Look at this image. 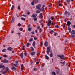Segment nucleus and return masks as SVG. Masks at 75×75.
Listing matches in <instances>:
<instances>
[{"instance_id":"nucleus-3","label":"nucleus","mask_w":75,"mask_h":75,"mask_svg":"<svg viewBox=\"0 0 75 75\" xmlns=\"http://www.w3.org/2000/svg\"><path fill=\"white\" fill-rule=\"evenodd\" d=\"M50 52V47H48L47 48L46 52L47 54H49Z\"/></svg>"},{"instance_id":"nucleus-28","label":"nucleus","mask_w":75,"mask_h":75,"mask_svg":"<svg viewBox=\"0 0 75 75\" xmlns=\"http://www.w3.org/2000/svg\"><path fill=\"white\" fill-rule=\"evenodd\" d=\"M11 47H8V51H12V50H11Z\"/></svg>"},{"instance_id":"nucleus-17","label":"nucleus","mask_w":75,"mask_h":75,"mask_svg":"<svg viewBox=\"0 0 75 75\" xmlns=\"http://www.w3.org/2000/svg\"><path fill=\"white\" fill-rule=\"evenodd\" d=\"M28 30V31H31V28H29Z\"/></svg>"},{"instance_id":"nucleus-24","label":"nucleus","mask_w":75,"mask_h":75,"mask_svg":"<svg viewBox=\"0 0 75 75\" xmlns=\"http://www.w3.org/2000/svg\"><path fill=\"white\" fill-rule=\"evenodd\" d=\"M31 5H32V6H34V2H32L31 3Z\"/></svg>"},{"instance_id":"nucleus-55","label":"nucleus","mask_w":75,"mask_h":75,"mask_svg":"<svg viewBox=\"0 0 75 75\" xmlns=\"http://www.w3.org/2000/svg\"><path fill=\"white\" fill-rule=\"evenodd\" d=\"M27 13L28 15H29V14H30V12H27Z\"/></svg>"},{"instance_id":"nucleus-5","label":"nucleus","mask_w":75,"mask_h":75,"mask_svg":"<svg viewBox=\"0 0 75 75\" xmlns=\"http://www.w3.org/2000/svg\"><path fill=\"white\" fill-rule=\"evenodd\" d=\"M65 14L68 15V16H70L71 15V13L69 12H68L66 11H65Z\"/></svg>"},{"instance_id":"nucleus-63","label":"nucleus","mask_w":75,"mask_h":75,"mask_svg":"<svg viewBox=\"0 0 75 75\" xmlns=\"http://www.w3.org/2000/svg\"><path fill=\"white\" fill-rule=\"evenodd\" d=\"M73 28H75V25H73Z\"/></svg>"},{"instance_id":"nucleus-33","label":"nucleus","mask_w":75,"mask_h":75,"mask_svg":"<svg viewBox=\"0 0 75 75\" xmlns=\"http://www.w3.org/2000/svg\"><path fill=\"white\" fill-rule=\"evenodd\" d=\"M13 65H14V66H15V67H17V64H13Z\"/></svg>"},{"instance_id":"nucleus-60","label":"nucleus","mask_w":75,"mask_h":75,"mask_svg":"<svg viewBox=\"0 0 75 75\" xmlns=\"http://www.w3.org/2000/svg\"><path fill=\"white\" fill-rule=\"evenodd\" d=\"M56 27H57L58 28H59V27H58V26L57 25V26H55Z\"/></svg>"},{"instance_id":"nucleus-18","label":"nucleus","mask_w":75,"mask_h":75,"mask_svg":"<svg viewBox=\"0 0 75 75\" xmlns=\"http://www.w3.org/2000/svg\"><path fill=\"white\" fill-rule=\"evenodd\" d=\"M71 34H75V32L74 31V30H72L71 31Z\"/></svg>"},{"instance_id":"nucleus-4","label":"nucleus","mask_w":75,"mask_h":75,"mask_svg":"<svg viewBox=\"0 0 75 75\" xmlns=\"http://www.w3.org/2000/svg\"><path fill=\"white\" fill-rule=\"evenodd\" d=\"M44 45L45 46V47H47L48 45V42L47 41H45Z\"/></svg>"},{"instance_id":"nucleus-26","label":"nucleus","mask_w":75,"mask_h":75,"mask_svg":"<svg viewBox=\"0 0 75 75\" xmlns=\"http://www.w3.org/2000/svg\"><path fill=\"white\" fill-rule=\"evenodd\" d=\"M23 28H19V30L21 31H23Z\"/></svg>"},{"instance_id":"nucleus-22","label":"nucleus","mask_w":75,"mask_h":75,"mask_svg":"<svg viewBox=\"0 0 75 75\" xmlns=\"http://www.w3.org/2000/svg\"><path fill=\"white\" fill-rule=\"evenodd\" d=\"M30 49H31V51H34V48H33V47H30Z\"/></svg>"},{"instance_id":"nucleus-61","label":"nucleus","mask_w":75,"mask_h":75,"mask_svg":"<svg viewBox=\"0 0 75 75\" xmlns=\"http://www.w3.org/2000/svg\"><path fill=\"white\" fill-rule=\"evenodd\" d=\"M35 32H36V33H37L38 32L37 30H35Z\"/></svg>"},{"instance_id":"nucleus-47","label":"nucleus","mask_w":75,"mask_h":75,"mask_svg":"<svg viewBox=\"0 0 75 75\" xmlns=\"http://www.w3.org/2000/svg\"><path fill=\"white\" fill-rule=\"evenodd\" d=\"M58 4H59V6H61V4L59 2L58 3Z\"/></svg>"},{"instance_id":"nucleus-48","label":"nucleus","mask_w":75,"mask_h":75,"mask_svg":"<svg viewBox=\"0 0 75 75\" xmlns=\"http://www.w3.org/2000/svg\"><path fill=\"white\" fill-rule=\"evenodd\" d=\"M54 20V17H53V16H52L51 17V20Z\"/></svg>"},{"instance_id":"nucleus-16","label":"nucleus","mask_w":75,"mask_h":75,"mask_svg":"<svg viewBox=\"0 0 75 75\" xmlns=\"http://www.w3.org/2000/svg\"><path fill=\"white\" fill-rule=\"evenodd\" d=\"M35 3H37L39 2V0H35L34 1Z\"/></svg>"},{"instance_id":"nucleus-52","label":"nucleus","mask_w":75,"mask_h":75,"mask_svg":"<svg viewBox=\"0 0 75 75\" xmlns=\"http://www.w3.org/2000/svg\"><path fill=\"white\" fill-rule=\"evenodd\" d=\"M14 21H13V20H12L11 21V23H14Z\"/></svg>"},{"instance_id":"nucleus-34","label":"nucleus","mask_w":75,"mask_h":75,"mask_svg":"<svg viewBox=\"0 0 75 75\" xmlns=\"http://www.w3.org/2000/svg\"><path fill=\"white\" fill-rule=\"evenodd\" d=\"M52 74H53L54 75H56V74H55V73L54 72H52Z\"/></svg>"},{"instance_id":"nucleus-32","label":"nucleus","mask_w":75,"mask_h":75,"mask_svg":"<svg viewBox=\"0 0 75 75\" xmlns=\"http://www.w3.org/2000/svg\"><path fill=\"white\" fill-rule=\"evenodd\" d=\"M48 22L49 23H51V20L49 19L48 20Z\"/></svg>"},{"instance_id":"nucleus-57","label":"nucleus","mask_w":75,"mask_h":75,"mask_svg":"<svg viewBox=\"0 0 75 75\" xmlns=\"http://www.w3.org/2000/svg\"><path fill=\"white\" fill-rule=\"evenodd\" d=\"M34 40H37V38L34 37Z\"/></svg>"},{"instance_id":"nucleus-54","label":"nucleus","mask_w":75,"mask_h":75,"mask_svg":"<svg viewBox=\"0 0 75 75\" xmlns=\"http://www.w3.org/2000/svg\"><path fill=\"white\" fill-rule=\"evenodd\" d=\"M42 21V20H40V21H39V23H41Z\"/></svg>"},{"instance_id":"nucleus-51","label":"nucleus","mask_w":75,"mask_h":75,"mask_svg":"<svg viewBox=\"0 0 75 75\" xmlns=\"http://www.w3.org/2000/svg\"><path fill=\"white\" fill-rule=\"evenodd\" d=\"M39 55H40V53H38L37 54V56H38Z\"/></svg>"},{"instance_id":"nucleus-49","label":"nucleus","mask_w":75,"mask_h":75,"mask_svg":"<svg viewBox=\"0 0 75 75\" xmlns=\"http://www.w3.org/2000/svg\"><path fill=\"white\" fill-rule=\"evenodd\" d=\"M44 7H45V6L43 5V6L42 7V8L43 10H44Z\"/></svg>"},{"instance_id":"nucleus-30","label":"nucleus","mask_w":75,"mask_h":75,"mask_svg":"<svg viewBox=\"0 0 75 75\" xmlns=\"http://www.w3.org/2000/svg\"><path fill=\"white\" fill-rule=\"evenodd\" d=\"M34 21H37V18L35 17L33 19Z\"/></svg>"},{"instance_id":"nucleus-56","label":"nucleus","mask_w":75,"mask_h":75,"mask_svg":"<svg viewBox=\"0 0 75 75\" xmlns=\"http://www.w3.org/2000/svg\"><path fill=\"white\" fill-rule=\"evenodd\" d=\"M37 28L38 29H40V26H38Z\"/></svg>"},{"instance_id":"nucleus-31","label":"nucleus","mask_w":75,"mask_h":75,"mask_svg":"<svg viewBox=\"0 0 75 75\" xmlns=\"http://www.w3.org/2000/svg\"><path fill=\"white\" fill-rule=\"evenodd\" d=\"M33 41V38H31L29 40V42H31Z\"/></svg>"},{"instance_id":"nucleus-14","label":"nucleus","mask_w":75,"mask_h":75,"mask_svg":"<svg viewBox=\"0 0 75 75\" xmlns=\"http://www.w3.org/2000/svg\"><path fill=\"white\" fill-rule=\"evenodd\" d=\"M40 16H39L40 18H42L43 17L42 16V13H40Z\"/></svg>"},{"instance_id":"nucleus-62","label":"nucleus","mask_w":75,"mask_h":75,"mask_svg":"<svg viewBox=\"0 0 75 75\" xmlns=\"http://www.w3.org/2000/svg\"><path fill=\"white\" fill-rule=\"evenodd\" d=\"M32 34H34V32L33 31V32H32Z\"/></svg>"},{"instance_id":"nucleus-44","label":"nucleus","mask_w":75,"mask_h":75,"mask_svg":"<svg viewBox=\"0 0 75 75\" xmlns=\"http://www.w3.org/2000/svg\"><path fill=\"white\" fill-rule=\"evenodd\" d=\"M5 51H6V49H4L3 50H2V52H5Z\"/></svg>"},{"instance_id":"nucleus-6","label":"nucleus","mask_w":75,"mask_h":75,"mask_svg":"<svg viewBox=\"0 0 75 75\" xmlns=\"http://www.w3.org/2000/svg\"><path fill=\"white\" fill-rule=\"evenodd\" d=\"M12 70V71H14L15 72H16L17 71V69H16V68L14 67H13L11 68Z\"/></svg>"},{"instance_id":"nucleus-10","label":"nucleus","mask_w":75,"mask_h":75,"mask_svg":"<svg viewBox=\"0 0 75 75\" xmlns=\"http://www.w3.org/2000/svg\"><path fill=\"white\" fill-rule=\"evenodd\" d=\"M21 71H23V68H24V66H23V64H22L21 66Z\"/></svg>"},{"instance_id":"nucleus-27","label":"nucleus","mask_w":75,"mask_h":75,"mask_svg":"<svg viewBox=\"0 0 75 75\" xmlns=\"http://www.w3.org/2000/svg\"><path fill=\"white\" fill-rule=\"evenodd\" d=\"M36 13L37 14H38V13H40V11L37 10L36 11Z\"/></svg>"},{"instance_id":"nucleus-45","label":"nucleus","mask_w":75,"mask_h":75,"mask_svg":"<svg viewBox=\"0 0 75 75\" xmlns=\"http://www.w3.org/2000/svg\"><path fill=\"white\" fill-rule=\"evenodd\" d=\"M19 62V61L17 60V61H16V64H18Z\"/></svg>"},{"instance_id":"nucleus-13","label":"nucleus","mask_w":75,"mask_h":75,"mask_svg":"<svg viewBox=\"0 0 75 75\" xmlns=\"http://www.w3.org/2000/svg\"><path fill=\"white\" fill-rule=\"evenodd\" d=\"M68 28L69 33H71V28L68 27Z\"/></svg>"},{"instance_id":"nucleus-19","label":"nucleus","mask_w":75,"mask_h":75,"mask_svg":"<svg viewBox=\"0 0 75 75\" xmlns=\"http://www.w3.org/2000/svg\"><path fill=\"white\" fill-rule=\"evenodd\" d=\"M45 57L47 59H49V57L47 55H45Z\"/></svg>"},{"instance_id":"nucleus-2","label":"nucleus","mask_w":75,"mask_h":75,"mask_svg":"<svg viewBox=\"0 0 75 75\" xmlns=\"http://www.w3.org/2000/svg\"><path fill=\"white\" fill-rule=\"evenodd\" d=\"M41 4H38L36 5V8L37 9H38V10H40V8H41Z\"/></svg>"},{"instance_id":"nucleus-39","label":"nucleus","mask_w":75,"mask_h":75,"mask_svg":"<svg viewBox=\"0 0 75 75\" xmlns=\"http://www.w3.org/2000/svg\"><path fill=\"white\" fill-rule=\"evenodd\" d=\"M51 23H48V26H50V25H51Z\"/></svg>"},{"instance_id":"nucleus-12","label":"nucleus","mask_w":75,"mask_h":75,"mask_svg":"<svg viewBox=\"0 0 75 75\" xmlns=\"http://www.w3.org/2000/svg\"><path fill=\"white\" fill-rule=\"evenodd\" d=\"M71 25V22L69 21H68L67 22V25L68 26H69Z\"/></svg>"},{"instance_id":"nucleus-37","label":"nucleus","mask_w":75,"mask_h":75,"mask_svg":"<svg viewBox=\"0 0 75 75\" xmlns=\"http://www.w3.org/2000/svg\"><path fill=\"white\" fill-rule=\"evenodd\" d=\"M34 71H37V68H34Z\"/></svg>"},{"instance_id":"nucleus-9","label":"nucleus","mask_w":75,"mask_h":75,"mask_svg":"<svg viewBox=\"0 0 75 75\" xmlns=\"http://www.w3.org/2000/svg\"><path fill=\"white\" fill-rule=\"evenodd\" d=\"M60 58L61 59H64V56L63 55H61V57H60Z\"/></svg>"},{"instance_id":"nucleus-36","label":"nucleus","mask_w":75,"mask_h":75,"mask_svg":"<svg viewBox=\"0 0 75 75\" xmlns=\"http://www.w3.org/2000/svg\"><path fill=\"white\" fill-rule=\"evenodd\" d=\"M21 16H23V17H25L27 16L25 15H21Z\"/></svg>"},{"instance_id":"nucleus-64","label":"nucleus","mask_w":75,"mask_h":75,"mask_svg":"<svg viewBox=\"0 0 75 75\" xmlns=\"http://www.w3.org/2000/svg\"><path fill=\"white\" fill-rule=\"evenodd\" d=\"M52 24L53 25H55V23H52Z\"/></svg>"},{"instance_id":"nucleus-15","label":"nucleus","mask_w":75,"mask_h":75,"mask_svg":"<svg viewBox=\"0 0 75 75\" xmlns=\"http://www.w3.org/2000/svg\"><path fill=\"white\" fill-rule=\"evenodd\" d=\"M35 41H33V43L32 44V45L33 46H35Z\"/></svg>"},{"instance_id":"nucleus-25","label":"nucleus","mask_w":75,"mask_h":75,"mask_svg":"<svg viewBox=\"0 0 75 75\" xmlns=\"http://www.w3.org/2000/svg\"><path fill=\"white\" fill-rule=\"evenodd\" d=\"M50 34H52L54 33V31L53 30H51V31L50 32Z\"/></svg>"},{"instance_id":"nucleus-8","label":"nucleus","mask_w":75,"mask_h":75,"mask_svg":"<svg viewBox=\"0 0 75 75\" xmlns=\"http://www.w3.org/2000/svg\"><path fill=\"white\" fill-rule=\"evenodd\" d=\"M20 57H21V58H23V52H22L21 54Z\"/></svg>"},{"instance_id":"nucleus-1","label":"nucleus","mask_w":75,"mask_h":75,"mask_svg":"<svg viewBox=\"0 0 75 75\" xmlns=\"http://www.w3.org/2000/svg\"><path fill=\"white\" fill-rule=\"evenodd\" d=\"M0 68H3L2 70H3V69H6L5 71L3 72V71H0V72H3V74H6V73L8 72V71H9V69L7 67H6V68L5 69V67L4 65H0Z\"/></svg>"},{"instance_id":"nucleus-41","label":"nucleus","mask_w":75,"mask_h":75,"mask_svg":"<svg viewBox=\"0 0 75 75\" xmlns=\"http://www.w3.org/2000/svg\"><path fill=\"white\" fill-rule=\"evenodd\" d=\"M51 5H52V4H50V5H49V7H51Z\"/></svg>"},{"instance_id":"nucleus-46","label":"nucleus","mask_w":75,"mask_h":75,"mask_svg":"<svg viewBox=\"0 0 75 75\" xmlns=\"http://www.w3.org/2000/svg\"><path fill=\"white\" fill-rule=\"evenodd\" d=\"M65 64V61H64V62L62 64V65H64Z\"/></svg>"},{"instance_id":"nucleus-35","label":"nucleus","mask_w":75,"mask_h":75,"mask_svg":"<svg viewBox=\"0 0 75 75\" xmlns=\"http://www.w3.org/2000/svg\"><path fill=\"white\" fill-rule=\"evenodd\" d=\"M21 19L22 20H24V21H25V18H21Z\"/></svg>"},{"instance_id":"nucleus-50","label":"nucleus","mask_w":75,"mask_h":75,"mask_svg":"<svg viewBox=\"0 0 75 75\" xmlns=\"http://www.w3.org/2000/svg\"><path fill=\"white\" fill-rule=\"evenodd\" d=\"M12 20H13V21H14V17H12Z\"/></svg>"},{"instance_id":"nucleus-29","label":"nucleus","mask_w":75,"mask_h":75,"mask_svg":"<svg viewBox=\"0 0 75 75\" xmlns=\"http://www.w3.org/2000/svg\"><path fill=\"white\" fill-rule=\"evenodd\" d=\"M14 5H13L12 6L11 9L12 10H13V9H14Z\"/></svg>"},{"instance_id":"nucleus-7","label":"nucleus","mask_w":75,"mask_h":75,"mask_svg":"<svg viewBox=\"0 0 75 75\" xmlns=\"http://www.w3.org/2000/svg\"><path fill=\"white\" fill-rule=\"evenodd\" d=\"M3 61L4 62V63H7V62H8V60H6V59H5L3 60Z\"/></svg>"},{"instance_id":"nucleus-11","label":"nucleus","mask_w":75,"mask_h":75,"mask_svg":"<svg viewBox=\"0 0 75 75\" xmlns=\"http://www.w3.org/2000/svg\"><path fill=\"white\" fill-rule=\"evenodd\" d=\"M30 54H31V55H34L35 54V52H32L30 53Z\"/></svg>"},{"instance_id":"nucleus-43","label":"nucleus","mask_w":75,"mask_h":75,"mask_svg":"<svg viewBox=\"0 0 75 75\" xmlns=\"http://www.w3.org/2000/svg\"><path fill=\"white\" fill-rule=\"evenodd\" d=\"M57 57H59V58H61V55H60L59 54L57 55Z\"/></svg>"},{"instance_id":"nucleus-59","label":"nucleus","mask_w":75,"mask_h":75,"mask_svg":"<svg viewBox=\"0 0 75 75\" xmlns=\"http://www.w3.org/2000/svg\"><path fill=\"white\" fill-rule=\"evenodd\" d=\"M18 26H21V24H20V23H19L18 24Z\"/></svg>"},{"instance_id":"nucleus-38","label":"nucleus","mask_w":75,"mask_h":75,"mask_svg":"<svg viewBox=\"0 0 75 75\" xmlns=\"http://www.w3.org/2000/svg\"><path fill=\"white\" fill-rule=\"evenodd\" d=\"M3 57H4V58H6V57H7V56L6 55H4L3 56Z\"/></svg>"},{"instance_id":"nucleus-42","label":"nucleus","mask_w":75,"mask_h":75,"mask_svg":"<svg viewBox=\"0 0 75 75\" xmlns=\"http://www.w3.org/2000/svg\"><path fill=\"white\" fill-rule=\"evenodd\" d=\"M18 9L20 10V6H18Z\"/></svg>"},{"instance_id":"nucleus-40","label":"nucleus","mask_w":75,"mask_h":75,"mask_svg":"<svg viewBox=\"0 0 75 75\" xmlns=\"http://www.w3.org/2000/svg\"><path fill=\"white\" fill-rule=\"evenodd\" d=\"M29 45H30V43H28L27 44V47H28L29 46Z\"/></svg>"},{"instance_id":"nucleus-21","label":"nucleus","mask_w":75,"mask_h":75,"mask_svg":"<svg viewBox=\"0 0 75 75\" xmlns=\"http://www.w3.org/2000/svg\"><path fill=\"white\" fill-rule=\"evenodd\" d=\"M31 17H34V18H35V17H36V16H35V15L33 14L32 16Z\"/></svg>"},{"instance_id":"nucleus-20","label":"nucleus","mask_w":75,"mask_h":75,"mask_svg":"<svg viewBox=\"0 0 75 75\" xmlns=\"http://www.w3.org/2000/svg\"><path fill=\"white\" fill-rule=\"evenodd\" d=\"M50 57H53V54H52V53L50 54Z\"/></svg>"},{"instance_id":"nucleus-58","label":"nucleus","mask_w":75,"mask_h":75,"mask_svg":"<svg viewBox=\"0 0 75 75\" xmlns=\"http://www.w3.org/2000/svg\"><path fill=\"white\" fill-rule=\"evenodd\" d=\"M24 55H25V56H26L27 55V53H25L24 54Z\"/></svg>"},{"instance_id":"nucleus-23","label":"nucleus","mask_w":75,"mask_h":75,"mask_svg":"<svg viewBox=\"0 0 75 75\" xmlns=\"http://www.w3.org/2000/svg\"><path fill=\"white\" fill-rule=\"evenodd\" d=\"M66 1L67 3H70L71 0H66Z\"/></svg>"},{"instance_id":"nucleus-53","label":"nucleus","mask_w":75,"mask_h":75,"mask_svg":"<svg viewBox=\"0 0 75 75\" xmlns=\"http://www.w3.org/2000/svg\"><path fill=\"white\" fill-rule=\"evenodd\" d=\"M43 44V43H42V42H41L40 44L41 45H42Z\"/></svg>"}]
</instances>
